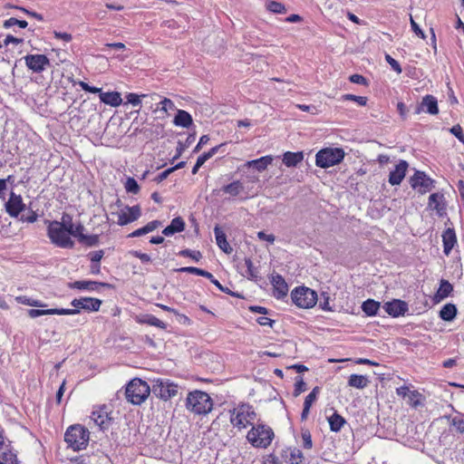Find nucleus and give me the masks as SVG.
<instances>
[{
  "instance_id": "nucleus-38",
  "label": "nucleus",
  "mask_w": 464,
  "mask_h": 464,
  "mask_svg": "<svg viewBox=\"0 0 464 464\" xmlns=\"http://www.w3.org/2000/svg\"><path fill=\"white\" fill-rule=\"evenodd\" d=\"M77 238L79 242L83 243L89 246H96L99 242V237L97 235L86 236L83 234V231H81Z\"/></svg>"
},
{
  "instance_id": "nucleus-11",
  "label": "nucleus",
  "mask_w": 464,
  "mask_h": 464,
  "mask_svg": "<svg viewBox=\"0 0 464 464\" xmlns=\"http://www.w3.org/2000/svg\"><path fill=\"white\" fill-rule=\"evenodd\" d=\"M24 59L28 69L36 73L44 72L50 65V60L44 54H27Z\"/></svg>"
},
{
  "instance_id": "nucleus-62",
  "label": "nucleus",
  "mask_w": 464,
  "mask_h": 464,
  "mask_svg": "<svg viewBox=\"0 0 464 464\" xmlns=\"http://www.w3.org/2000/svg\"><path fill=\"white\" fill-rule=\"evenodd\" d=\"M160 226H161V222L160 221L153 220V221L149 222L143 227H144L145 233L148 234L150 232L154 231L155 229H157Z\"/></svg>"
},
{
  "instance_id": "nucleus-41",
  "label": "nucleus",
  "mask_w": 464,
  "mask_h": 464,
  "mask_svg": "<svg viewBox=\"0 0 464 464\" xmlns=\"http://www.w3.org/2000/svg\"><path fill=\"white\" fill-rule=\"evenodd\" d=\"M421 394L418 391H411L410 393V396H408L406 399L408 400V403L413 407L417 408L418 406L421 405L420 401Z\"/></svg>"
},
{
  "instance_id": "nucleus-60",
  "label": "nucleus",
  "mask_w": 464,
  "mask_h": 464,
  "mask_svg": "<svg viewBox=\"0 0 464 464\" xmlns=\"http://www.w3.org/2000/svg\"><path fill=\"white\" fill-rule=\"evenodd\" d=\"M132 256L139 258L143 264H150L151 262V258L148 254L141 253L140 251H133Z\"/></svg>"
},
{
  "instance_id": "nucleus-47",
  "label": "nucleus",
  "mask_w": 464,
  "mask_h": 464,
  "mask_svg": "<svg viewBox=\"0 0 464 464\" xmlns=\"http://www.w3.org/2000/svg\"><path fill=\"white\" fill-rule=\"evenodd\" d=\"M169 226L175 233L181 232L185 229V222L180 217L173 218Z\"/></svg>"
},
{
  "instance_id": "nucleus-48",
  "label": "nucleus",
  "mask_w": 464,
  "mask_h": 464,
  "mask_svg": "<svg viewBox=\"0 0 464 464\" xmlns=\"http://www.w3.org/2000/svg\"><path fill=\"white\" fill-rule=\"evenodd\" d=\"M52 314H58V315H73L80 314V310L76 309L75 307L72 309L69 308H52Z\"/></svg>"
},
{
  "instance_id": "nucleus-44",
  "label": "nucleus",
  "mask_w": 464,
  "mask_h": 464,
  "mask_svg": "<svg viewBox=\"0 0 464 464\" xmlns=\"http://www.w3.org/2000/svg\"><path fill=\"white\" fill-rule=\"evenodd\" d=\"M14 25H18L20 28L27 27L28 24L24 20H18L14 17H11L4 22L5 28H10Z\"/></svg>"
},
{
  "instance_id": "nucleus-31",
  "label": "nucleus",
  "mask_w": 464,
  "mask_h": 464,
  "mask_svg": "<svg viewBox=\"0 0 464 464\" xmlns=\"http://www.w3.org/2000/svg\"><path fill=\"white\" fill-rule=\"evenodd\" d=\"M173 122L176 126L188 128L193 123V120L188 111L184 110H178Z\"/></svg>"
},
{
  "instance_id": "nucleus-1",
  "label": "nucleus",
  "mask_w": 464,
  "mask_h": 464,
  "mask_svg": "<svg viewBox=\"0 0 464 464\" xmlns=\"http://www.w3.org/2000/svg\"><path fill=\"white\" fill-rule=\"evenodd\" d=\"M186 407L195 414L205 415L212 411L213 401L207 392L197 390L188 394Z\"/></svg>"
},
{
  "instance_id": "nucleus-28",
  "label": "nucleus",
  "mask_w": 464,
  "mask_h": 464,
  "mask_svg": "<svg viewBox=\"0 0 464 464\" xmlns=\"http://www.w3.org/2000/svg\"><path fill=\"white\" fill-rule=\"evenodd\" d=\"M99 97L102 102L112 107H118L122 102L121 93L118 92H101Z\"/></svg>"
},
{
  "instance_id": "nucleus-25",
  "label": "nucleus",
  "mask_w": 464,
  "mask_h": 464,
  "mask_svg": "<svg viewBox=\"0 0 464 464\" xmlns=\"http://www.w3.org/2000/svg\"><path fill=\"white\" fill-rule=\"evenodd\" d=\"M273 156L266 155L256 160H248L244 164V167L254 168L257 171H264L273 162Z\"/></svg>"
},
{
  "instance_id": "nucleus-19",
  "label": "nucleus",
  "mask_w": 464,
  "mask_h": 464,
  "mask_svg": "<svg viewBox=\"0 0 464 464\" xmlns=\"http://www.w3.org/2000/svg\"><path fill=\"white\" fill-rule=\"evenodd\" d=\"M421 111H426L431 115H436L439 112L437 99L432 95H426L422 98L421 102L415 110L416 114Z\"/></svg>"
},
{
  "instance_id": "nucleus-8",
  "label": "nucleus",
  "mask_w": 464,
  "mask_h": 464,
  "mask_svg": "<svg viewBox=\"0 0 464 464\" xmlns=\"http://www.w3.org/2000/svg\"><path fill=\"white\" fill-rule=\"evenodd\" d=\"M291 298L296 306L308 309L315 305L318 296L314 290L305 286H299L292 291Z\"/></svg>"
},
{
  "instance_id": "nucleus-45",
  "label": "nucleus",
  "mask_w": 464,
  "mask_h": 464,
  "mask_svg": "<svg viewBox=\"0 0 464 464\" xmlns=\"http://www.w3.org/2000/svg\"><path fill=\"white\" fill-rule=\"evenodd\" d=\"M144 323L160 329L167 328V324L154 315H147L146 319L144 320Z\"/></svg>"
},
{
  "instance_id": "nucleus-36",
  "label": "nucleus",
  "mask_w": 464,
  "mask_h": 464,
  "mask_svg": "<svg viewBox=\"0 0 464 464\" xmlns=\"http://www.w3.org/2000/svg\"><path fill=\"white\" fill-rule=\"evenodd\" d=\"M244 190L243 184L239 181H233L222 188V191L232 197L238 196Z\"/></svg>"
},
{
  "instance_id": "nucleus-9",
  "label": "nucleus",
  "mask_w": 464,
  "mask_h": 464,
  "mask_svg": "<svg viewBox=\"0 0 464 464\" xmlns=\"http://www.w3.org/2000/svg\"><path fill=\"white\" fill-rule=\"evenodd\" d=\"M411 187L419 194L424 195L435 188V180L425 172L417 170L410 179Z\"/></svg>"
},
{
  "instance_id": "nucleus-30",
  "label": "nucleus",
  "mask_w": 464,
  "mask_h": 464,
  "mask_svg": "<svg viewBox=\"0 0 464 464\" xmlns=\"http://www.w3.org/2000/svg\"><path fill=\"white\" fill-rule=\"evenodd\" d=\"M453 291L452 285L445 279H441L440 283V287L435 294L434 299L436 302H440L441 300L447 298L450 293Z\"/></svg>"
},
{
  "instance_id": "nucleus-59",
  "label": "nucleus",
  "mask_w": 464,
  "mask_h": 464,
  "mask_svg": "<svg viewBox=\"0 0 464 464\" xmlns=\"http://www.w3.org/2000/svg\"><path fill=\"white\" fill-rule=\"evenodd\" d=\"M79 85L81 86V88L85 91V92H92V93H99L101 94L102 92V89L101 88H97V87H94V86H91L89 85L87 82H79Z\"/></svg>"
},
{
  "instance_id": "nucleus-52",
  "label": "nucleus",
  "mask_w": 464,
  "mask_h": 464,
  "mask_svg": "<svg viewBox=\"0 0 464 464\" xmlns=\"http://www.w3.org/2000/svg\"><path fill=\"white\" fill-rule=\"evenodd\" d=\"M343 101H354L361 106H365L367 103V98L363 96H356L353 94H344L342 96Z\"/></svg>"
},
{
  "instance_id": "nucleus-34",
  "label": "nucleus",
  "mask_w": 464,
  "mask_h": 464,
  "mask_svg": "<svg viewBox=\"0 0 464 464\" xmlns=\"http://www.w3.org/2000/svg\"><path fill=\"white\" fill-rule=\"evenodd\" d=\"M369 383L366 376L359 374H352L348 380V385L356 389H363Z\"/></svg>"
},
{
  "instance_id": "nucleus-4",
  "label": "nucleus",
  "mask_w": 464,
  "mask_h": 464,
  "mask_svg": "<svg viewBox=\"0 0 464 464\" xmlns=\"http://www.w3.org/2000/svg\"><path fill=\"white\" fill-rule=\"evenodd\" d=\"M89 439V430L80 424L70 426L64 434V440L73 450L85 449Z\"/></svg>"
},
{
  "instance_id": "nucleus-24",
  "label": "nucleus",
  "mask_w": 464,
  "mask_h": 464,
  "mask_svg": "<svg viewBox=\"0 0 464 464\" xmlns=\"http://www.w3.org/2000/svg\"><path fill=\"white\" fill-rule=\"evenodd\" d=\"M110 285L107 283H100L95 281L80 280L75 281L70 285L71 288H76L79 290L88 291H98L100 287H109Z\"/></svg>"
},
{
  "instance_id": "nucleus-22",
  "label": "nucleus",
  "mask_w": 464,
  "mask_h": 464,
  "mask_svg": "<svg viewBox=\"0 0 464 464\" xmlns=\"http://www.w3.org/2000/svg\"><path fill=\"white\" fill-rule=\"evenodd\" d=\"M62 223L63 227H65L67 233L69 236H72L74 237H78L81 231L84 230V227L81 224H74L72 222V218L68 214H63L62 218Z\"/></svg>"
},
{
  "instance_id": "nucleus-39",
  "label": "nucleus",
  "mask_w": 464,
  "mask_h": 464,
  "mask_svg": "<svg viewBox=\"0 0 464 464\" xmlns=\"http://www.w3.org/2000/svg\"><path fill=\"white\" fill-rule=\"evenodd\" d=\"M266 5L267 10L275 14H285L286 12L285 6L276 1H269Z\"/></svg>"
},
{
  "instance_id": "nucleus-63",
  "label": "nucleus",
  "mask_w": 464,
  "mask_h": 464,
  "mask_svg": "<svg viewBox=\"0 0 464 464\" xmlns=\"http://www.w3.org/2000/svg\"><path fill=\"white\" fill-rule=\"evenodd\" d=\"M257 237L260 240L267 241L270 244H273L276 240V237L273 234H266L264 231L257 232Z\"/></svg>"
},
{
  "instance_id": "nucleus-49",
  "label": "nucleus",
  "mask_w": 464,
  "mask_h": 464,
  "mask_svg": "<svg viewBox=\"0 0 464 464\" xmlns=\"http://www.w3.org/2000/svg\"><path fill=\"white\" fill-rule=\"evenodd\" d=\"M306 390V384L303 378L298 376L295 378L294 396L297 397Z\"/></svg>"
},
{
  "instance_id": "nucleus-5",
  "label": "nucleus",
  "mask_w": 464,
  "mask_h": 464,
  "mask_svg": "<svg viewBox=\"0 0 464 464\" xmlns=\"http://www.w3.org/2000/svg\"><path fill=\"white\" fill-rule=\"evenodd\" d=\"M231 424L241 430L252 425L256 417V413L253 407L249 404L243 403L229 411Z\"/></svg>"
},
{
  "instance_id": "nucleus-51",
  "label": "nucleus",
  "mask_w": 464,
  "mask_h": 464,
  "mask_svg": "<svg viewBox=\"0 0 464 464\" xmlns=\"http://www.w3.org/2000/svg\"><path fill=\"white\" fill-rule=\"evenodd\" d=\"M28 315L31 318H36L42 315H53L52 308L50 309H29L27 311Z\"/></svg>"
},
{
  "instance_id": "nucleus-53",
  "label": "nucleus",
  "mask_w": 464,
  "mask_h": 464,
  "mask_svg": "<svg viewBox=\"0 0 464 464\" xmlns=\"http://www.w3.org/2000/svg\"><path fill=\"white\" fill-rule=\"evenodd\" d=\"M301 437L303 440V446L304 449H312L313 447V441H312V436L308 430H302Z\"/></svg>"
},
{
  "instance_id": "nucleus-55",
  "label": "nucleus",
  "mask_w": 464,
  "mask_h": 464,
  "mask_svg": "<svg viewBox=\"0 0 464 464\" xmlns=\"http://www.w3.org/2000/svg\"><path fill=\"white\" fill-rule=\"evenodd\" d=\"M450 133L453 134L460 142L464 143V133L460 125H454L450 130Z\"/></svg>"
},
{
  "instance_id": "nucleus-13",
  "label": "nucleus",
  "mask_w": 464,
  "mask_h": 464,
  "mask_svg": "<svg viewBox=\"0 0 464 464\" xmlns=\"http://www.w3.org/2000/svg\"><path fill=\"white\" fill-rule=\"evenodd\" d=\"M141 216V210L140 206H126L118 213V221L117 223L120 226H125L129 223H131L137 220Z\"/></svg>"
},
{
  "instance_id": "nucleus-32",
  "label": "nucleus",
  "mask_w": 464,
  "mask_h": 464,
  "mask_svg": "<svg viewBox=\"0 0 464 464\" xmlns=\"http://www.w3.org/2000/svg\"><path fill=\"white\" fill-rule=\"evenodd\" d=\"M328 422L332 431L339 432L346 423V420L337 411H334L330 417H328Z\"/></svg>"
},
{
  "instance_id": "nucleus-10",
  "label": "nucleus",
  "mask_w": 464,
  "mask_h": 464,
  "mask_svg": "<svg viewBox=\"0 0 464 464\" xmlns=\"http://www.w3.org/2000/svg\"><path fill=\"white\" fill-rule=\"evenodd\" d=\"M178 385L168 379H158L153 384V392L163 401H168L178 393Z\"/></svg>"
},
{
  "instance_id": "nucleus-64",
  "label": "nucleus",
  "mask_w": 464,
  "mask_h": 464,
  "mask_svg": "<svg viewBox=\"0 0 464 464\" xmlns=\"http://www.w3.org/2000/svg\"><path fill=\"white\" fill-rule=\"evenodd\" d=\"M451 425L454 426L459 432L464 433V420L462 419L453 418Z\"/></svg>"
},
{
  "instance_id": "nucleus-37",
  "label": "nucleus",
  "mask_w": 464,
  "mask_h": 464,
  "mask_svg": "<svg viewBox=\"0 0 464 464\" xmlns=\"http://www.w3.org/2000/svg\"><path fill=\"white\" fill-rule=\"evenodd\" d=\"M15 299H16L17 303L22 304H26L29 306L41 307V308L47 306V304L43 303L42 301H40L38 299L29 298L26 295H20V296H17Z\"/></svg>"
},
{
  "instance_id": "nucleus-33",
  "label": "nucleus",
  "mask_w": 464,
  "mask_h": 464,
  "mask_svg": "<svg viewBox=\"0 0 464 464\" xmlns=\"http://www.w3.org/2000/svg\"><path fill=\"white\" fill-rule=\"evenodd\" d=\"M381 304L373 299H367L362 304V310L368 316H373L377 314L380 309Z\"/></svg>"
},
{
  "instance_id": "nucleus-58",
  "label": "nucleus",
  "mask_w": 464,
  "mask_h": 464,
  "mask_svg": "<svg viewBox=\"0 0 464 464\" xmlns=\"http://www.w3.org/2000/svg\"><path fill=\"white\" fill-rule=\"evenodd\" d=\"M321 296L324 298V301H320L319 306L324 311H333V308L329 304V295L327 293L323 292Z\"/></svg>"
},
{
  "instance_id": "nucleus-7",
  "label": "nucleus",
  "mask_w": 464,
  "mask_h": 464,
  "mask_svg": "<svg viewBox=\"0 0 464 464\" xmlns=\"http://www.w3.org/2000/svg\"><path fill=\"white\" fill-rule=\"evenodd\" d=\"M344 156L343 150L340 148L322 149L315 155V164L320 168L327 169L339 164Z\"/></svg>"
},
{
  "instance_id": "nucleus-3",
  "label": "nucleus",
  "mask_w": 464,
  "mask_h": 464,
  "mask_svg": "<svg viewBox=\"0 0 464 464\" xmlns=\"http://www.w3.org/2000/svg\"><path fill=\"white\" fill-rule=\"evenodd\" d=\"M150 393L149 384L139 379H132L126 386L125 396L129 402L134 405H140L146 401Z\"/></svg>"
},
{
  "instance_id": "nucleus-40",
  "label": "nucleus",
  "mask_w": 464,
  "mask_h": 464,
  "mask_svg": "<svg viewBox=\"0 0 464 464\" xmlns=\"http://www.w3.org/2000/svg\"><path fill=\"white\" fill-rule=\"evenodd\" d=\"M0 464H19L16 455L11 451L3 452L0 456Z\"/></svg>"
},
{
  "instance_id": "nucleus-27",
  "label": "nucleus",
  "mask_w": 464,
  "mask_h": 464,
  "mask_svg": "<svg viewBox=\"0 0 464 464\" xmlns=\"http://www.w3.org/2000/svg\"><path fill=\"white\" fill-rule=\"evenodd\" d=\"M304 160L302 151L292 152L286 151L283 154L282 160L286 167H296Z\"/></svg>"
},
{
  "instance_id": "nucleus-14",
  "label": "nucleus",
  "mask_w": 464,
  "mask_h": 464,
  "mask_svg": "<svg viewBox=\"0 0 464 464\" xmlns=\"http://www.w3.org/2000/svg\"><path fill=\"white\" fill-rule=\"evenodd\" d=\"M71 304L80 311L83 309L88 312H97L102 305V300L93 297H81L73 299Z\"/></svg>"
},
{
  "instance_id": "nucleus-16",
  "label": "nucleus",
  "mask_w": 464,
  "mask_h": 464,
  "mask_svg": "<svg viewBox=\"0 0 464 464\" xmlns=\"http://www.w3.org/2000/svg\"><path fill=\"white\" fill-rule=\"evenodd\" d=\"M237 269L243 276L249 280L257 281L260 278L259 268L250 258H245L243 263H238Z\"/></svg>"
},
{
  "instance_id": "nucleus-21",
  "label": "nucleus",
  "mask_w": 464,
  "mask_h": 464,
  "mask_svg": "<svg viewBox=\"0 0 464 464\" xmlns=\"http://www.w3.org/2000/svg\"><path fill=\"white\" fill-rule=\"evenodd\" d=\"M91 420H93L101 430H107L111 423V418L109 417L105 407L93 411L91 415Z\"/></svg>"
},
{
  "instance_id": "nucleus-61",
  "label": "nucleus",
  "mask_w": 464,
  "mask_h": 464,
  "mask_svg": "<svg viewBox=\"0 0 464 464\" xmlns=\"http://www.w3.org/2000/svg\"><path fill=\"white\" fill-rule=\"evenodd\" d=\"M350 82L356 84L367 85V80L361 74H353L349 78Z\"/></svg>"
},
{
  "instance_id": "nucleus-43",
  "label": "nucleus",
  "mask_w": 464,
  "mask_h": 464,
  "mask_svg": "<svg viewBox=\"0 0 464 464\" xmlns=\"http://www.w3.org/2000/svg\"><path fill=\"white\" fill-rule=\"evenodd\" d=\"M142 98L144 99L145 105L152 109L154 104H156V107L158 106V102L160 99V95L158 93L142 94Z\"/></svg>"
},
{
  "instance_id": "nucleus-35",
  "label": "nucleus",
  "mask_w": 464,
  "mask_h": 464,
  "mask_svg": "<svg viewBox=\"0 0 464 464\" xmlns=\"http://www.w3.org/2000/svg\"><path fill=\"white\" fill-rule=\"evenodd\" d=\"M457 314V307L453 304H445L440 311V316L442 320L450 322Z\"/></svg>"
},
{
  "instance_id": "nucleus-18",
  "label": "nucleus",
  "mask_w": 464,
  "mask_h": 464,
  "mask_svg": "<svg viewBox=\"0 0 464 464\" xmlns=\"http://www.w3.org/2000/svg\"><path fill=\"white\" fill-rule=\"evenodd\" d=\"M385 312L392 317H399L404 315L408 311V304L400 299H393L391 302H387L383 305Z\"/></svg>"
},
{
  "instance_id": "nucleus-12",
  "label": "nucleus",
  "mask_w": 464,
  "mask_h": 464,
  "mask_svg": "<svg viewBox=\"0 0 464 464\" xmlns=\"http://www.w3.org/2000/svg\"><path fill=\"white\" fill-rule=\"evenodd\" d=\"M6 213L12 218H17L25 208L21 195L11 192L8 200L5 204Z\"/></svg>"
},
{
  "instance_id": "nucleus-29",
  "label": "nucleus",
  "mask_w": 464,
  "mask_h": 464,
  "mask_svg": "<svg viewBox=\"0 0 464 464\" xmlns=\"http://www.w3.org/2000/svg\"><path fill=\"white\" fill-rule=\"evenodd\" d=\"M214 234L216 237L217 245L220 249H222L225 253H231L232 247L229 246L228 242L227 241L226 234L222 231V229L219 227H215L214 228Z\"/></svg>"
},
{
  "instance_id": "nucleus-23",
  "label": "nucleus",
  "mask_w": 464,
  "mask_h": 464,
  "mask_svg": "<svg viewBox=\"0 0 464 464\" xmlns=\"http://www.w3.org/2000/svg\"><path fill=\"white\" fill-rule=\"evenodd\" d=\"M443 252L449 256L457 244V237L454 228H447L442 234Z\"/></svg>"
},
{
  "instance_id": "nucleus-2",
  "label": "nucleus",
  "mask_w": 464,
  "mask_h": 464,
  "mask_svg": "<svg viewBox=\"0 0 464 464\" xmlns=\"http://www.w3.org/2000/svg\"><path fill=\"white\" fill-rule=\"evenodd\" d=\"M275 437L273 430L263 423L253 426L247 432L246 440L255 448L266 449Z\"/></svg>"
},
{
  "instance_id": "nucleus-54",
  "label": "nucleus",
  "mask_w": 464,
  "mask_h": 464,
  "mask_svg": "<svg viewBox=\"0 0 464 464\" xmlns=\"http://www.w3.org/2000/svg\"><path fill=\"white\" fill-rule=\"evenodd\" d=\"M303 453L300 450L295 449L290 453L289 463L290 464H301L303 460Z\"/></svg>"
},
{
  "instance_id": "nucleus-57",
  "label": "nucleus",
  "mask_w": 464,
  "mask_h": 464,
  "mask_svg": "<svg viewBox=\"0 0 464 464\" xmlns=\"http://www.w3.org/2000/svg\"><path fill=\"white\" fill-rule=\"evenodd\" d=\"M142 95H138L136 93H129L126 95L127 102L133 106H140L141 104Z\"/></svg>"
},
{
  "instance_id": "nucleus-26",
  "label": "nucleus",
  "mask_w": 464,
  "mask_h": 464,
  "mask_svg": "<svg viewBox=\"0 0 464 464\" xmlns=\"http://www.w3.org/2000/svg\"><path fill=\"white\" fill-rule=\"evenodd\" d=\"M176 110L174 102L168 98H163L160 96V101L158 102V106L155 109H152L153 112L161 113L160 118H165L169 115V111Z\"/></svg>"
},
{
  "instance_id": "nucleus-50",
  "label": "nucleus",
  "mask_w": 464,
  "mask_h": 464,
  "mask_svg": "<svg viewBox=\"0 0 464 464\" xmlns=\"http://www.w3.org/2000/svg\"><path fill=\"white\" fill-rule=\"evenodd\" d=\"M125 188L128 192L137 194L140 191V186L133 178H128L125 183Z\"/></svg>"
},
{
  "instance_id": "nucleus-42",
  "label": "nucleus",
  "mask_w": 464,
  "mask_h": 464,
  "mask_svg": "<svg viewBox=\"0 0 464 464\" xmlns=\"http://www.w3.org/2000/svg\"><path fill=\"white\" fill-rule=\"evenodd\" d=\"M319 392L320 388L318 386L314 387L312 392L305 397L304 406L305 408H311L312 404L316 401Z\"/></svg>"
},
{
  "instance_id": "nucleus-46",
  "label": "nucleus",
  "mask_w": 464,
  "mask_h": 464,
  "mask_svg": "<svg viewBox=\"0 0 464 464\" xmlns=\"http://www.w3.org/2000/svg\"><path fill=\"white\" fill-rule=\"evenodd\" d=\"M179 255L185 257H190L196 262H198L202 258V255L199 251L190 249H183L179 251Z\"/></svg>"
},
{
  "instance_id": "nucleus-56",
  "label": "nucleus",
  "mask_w": 464,
  "mask_h": 464,
  "mask_svg": "<svg viewBox=\"0 0 464 464\" xmlns=\"http://www.w3.org/2000/svg\"><path fill=\"white\" fill-rule=\"evenodd\" d=\"M385 61L390 64L392 69L393 71H395L397 73L401 72L402 70H401L400 63L395 59H393L390 54L385 55Z\"/></svg>"
},
{
  "instance_id": "nucleus-6",
  "label": "nucleus",
  "mask_w": 464,
  "mask_h": 464,
  "mask_svg": "<svg viewBox=\"0 0 464 464\" xmlns=\"http://www.w3.org/2000/svg\"><path fill=\"white\" fill-rule=\"evenodd\" d=\"M47 235L53 244L63 248H72L73 246V241L68 235L62 221H47Z\"/></svg>"
},
{
  "instance_id": "nucleus-17",
  "label": "nucleus",
  "mask_w": 464,
  "mask_h": 464,
  "mask_svg": "<svg viewBox=\"0 0 464 464\" xmlns=\"http://www.w3.org/2000/svg\"><path fill=\"white\" fill-rule=\"evenodd\" d=\"M428 208L436 210L438 216L443 217L446 214V199L441 192H435L430 195Z\"/></svg>"
},
{
  "instance_id": "nucleus-20",
  "label": "nucleus",
  "mask_w": 464,
  "mask_h": 464,
  "mask_svg": "<svg viewBox=\"0 0 464 464\" xmlns=\"http://www.w3.org/2000/svg\"><path fill=\"white\" fill-rule=\"evenodd\" d=\"M408 162L401 160L395 166V169L390 172L389 182L391 185H399L404 179L408 169Z\"/></svg>"
},
{
  "instance_id": "nucleus-15",
  "label": "nucleus",
  "mask_w": 464,
  "mask_h": 464,
  "mask_svg": "<svg viewBox=\"0 0 464 464\" xmlns=\"http://www.w3.org/2000/svg\"><path fill=\"white\" fill-rule=\"evenodd\" d=\"M270 282L273 285V295L276 299H283L288 294V285L284 277L279 274H273L270 276Z\"/></svg>"
}]
</instances>
